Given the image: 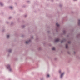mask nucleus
I'll return each mask as SVG.
<instances>
[{"label": "nucleus", "instance_id": "obj_1", "mask_svg": "<svg viewBox=\"0 0 80 80\" xmlns=\"http://www.w3.org/2000/svg\"><path fill=\"white\" fill-rule=\"evenodd\" d=\"M55 42H58L59 41V39L58 38L56 39L55 40Z\"/></svg>", "mask_w": 80, "mask_h": 80}, {"label": "nucleus", "instance_id": "obj_2", "mask_svg": "<svg viewBox=\"0 0 80 80\" xmlns=\"http://www.w3.org/2000/svg\"><path fill=\"white\" fill-rule=\"evenodd\" d=\"M64 74V73H63L62 74H61V75L60 78H62V77H63V75Z\"/></svg>", "mask_w": 80, "mask_h": 80}, {"label": "nucleus", "instance_id": "obj_3", "mask_svg": "<svg viewBox=\"0 0 80 80\" xmlns=\"http://www.w3.org/2000/svg\"><path fill=\"white\" fill-rule=\"evenodd\" d=\"M7 68H10V65H8V66L7 67Z\"/></svg>", "mask_w": 80, "mask_h": 80}, {"label": "nucleus", "instance_id": "obj_4", "mask_svg": "<svg viewBox=\"0 0 80 80\" xmlns=\"http://www.w3.org/2000/svg\"><path fill=\"white\" fill-rule=\"evenodd\" d=\"M29 42H30L29 41H26V44H28V43H29Z\"/></svg>", "mask_w": 80, "mask_h": 80}, {"label": "nucleus", "instance_id": "obj_5", "mask_svg": "<svg viewBox=\"0 0 80 80\" xmlns=\"http://www.w3.org/2000/svg\"><path fill=\"white\" fill-rule=\"evenodd\" d=\"M56 25L57 27H59V25L58 24V23H56Z\"/></svg>", "mask_w": 80, "mask_h": 80}, {"label": "nucleus", "instance_id": "obj_6", "mask_svg": "<svg viewBox=\"0 0 80 80\" xmlns=\"http://www.w3.org/2000/svg\"><path fill=\"white\" fill-rule=\"evenodd\" d=\"M66 48H68V45L66 44Z\"/></svg>", "mask_w": 80, "mask_h": 80}, {"label": "nucleus", "instance_id": "obj_7", "mask_svg": "<svg viewBox=\"0 0 80 80\" xmlns=\"http://www.w3.org/2000/svg\"><path fill=\"white\" fill-rule=\"evenodd\" d=\"M9 37L10 36H9V35H7V38H9Z\"/></svg>", "mask_w": 80, "mask_h": 80}, {"label": "nucleus", "instance_id": "obj_8", "mask_svg": "<svg viewBox=\"0 0 80 80\" xmlns=\"http://www.w3.org/2000/svg\"><path fill=\"white\" fill-rule=\"evenodd\" d=\"M52 50H55V48H52Z\"/></svg>", "mask_w": 80, "mask_h": 80}, {"label": "nucleus", "instance_id": "obj_9", "mask_svg": "<svg viewBox=\"0 0 80 80\" xmlns=\"http://www.w3.org/2000/svg\"><path fill=\"white\" fill-rule=\"evenodd\" d=\"M80 23V20H78V24Z\"/></svg>", "mask_w": 80, "mask_h": 80}, {"label": "nucleus", "instance_id": "obj_10", "mask_svg": "<svg viewBox=\"0 0 80 80\" xmlns=\"http://www.w3.org/2000/svg\"><path fill=\"white\" fill-rule=\"evenodd\" d=\"M47 77H50V75L48 74L47 75Z\"/></svg>", "mask_w": 80, "mask_h": 80}, {"label": "nucleus", "instance_id": "obj_11", "mask_svg": "<svg viewBox=\"0 0 80 80\" xmlns=\"http://www.w3.org/2000/svg\"><path fill=\"white\" fill-rule=\"evenodd\" d=\"M10 8H11L12 9V8H13V7H10Z\"/></svg>", "mask_w": 80, "mask_h": 80}, {"label": "nucleus", "instance_id": "obj_12", "mask_svg": "<svg viewBox=\"0 0 80 80\" xmlns=\"http://www.w3.org/2000/svg\"><path fill=\"white\" fill-rule=\"evenodd\" d=\"M63 42V41H62L61 42V43H62Z\"/></svg>", "mask_w": 80, "mask_h": 80}, {"label": "nucleus", "instance_id": "obj_13", "mask_svg": "<svg viewBox=\"0 0 80 80\" xmlns=\"http://www.w3.org/2000/svg\"><path fill=\"white\" fill-rule=\"evenodd\" d=\"M0 4L1 5H3V4H2V3H0Z\"/></svg>", "mask_w": 80, "mask_h": 80}, {"label": "nucleus", "instance_id": "obj_14", "mask_svg": "<svg viewBox=\"0 0 80 80\" xmlns=\"http://www.w3.org/2000/svg\"><path fill=\"white\" fill-rule=\"evenodd\" d=\"M61 71H59V73H61Z\"/></svg>", "mask_w": 80, "mask_h": 80}, {"label": "nucleus", "instance_id": "obj_15", "mask_svg": "<svg viewBox=\"0 0 80 80\" xmlns=\"http://www.w3.org/2000/svg\"><path fill=\"white\" fill-rule=\"evenodd\" d=\"M11 69L10 68V71H11Z\"/></svg>", "mask_w": 80, "mask_h": 80}]
</instances>
